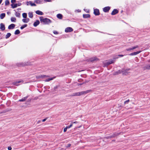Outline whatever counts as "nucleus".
Instances as JSON below:
<instances>
[{
    "mask_svg": "<svg viewBox=\"0 0 150 150\" xmlns=\"http://www.w3.org/2000/svg\"><path fill=\"white\" fill-rule=\"evenodd\" d=\"M91 90H88L85 91H83L80 92H75L72 93L71 95V96H79L82 95L86 94L90 92Z\"/></svg>",
    "mask_w": 150,
    "mask_h": 150,
    "instance_id": "1",
    "label": "nucleus"
},
{
    "mask_svg": "<svg viewBox=\"0 0 150 150\" xmlns=\"http://www.w3.org/2000/svg\"><path fill=\"white\" fill-rule=\"evenodd\" d=\"M40 18L41 22L43 23L44 24H48L51 23V21L47 18H44L42 17H40Z\"/></svg>",
    "mask_w": 150,
    "mask_h": 150,
    "instance_id": "2",
    "label": "nucleus"
},
{
    "mask_svg": "<svg viewBox=\"0 0 150 150\" xmlns=\"http://www.w3.org/2000/svg\"><path fill=\"white\" fill-rule=\"evenodd\" d=\"M21 5V3H19L18 4H11V7L13 8H14L17 7L18 6H20Z\"/></svg>",
    "mask_w": 150,
    "mask_h": 150,
    "instance_id": "3",
    "label": "nucleus"
},
{
    "mask_svg": "<svg viewBox=\"0 0 150 150\" xmlns=\"http://www.w3.org/2000/svg\"><path fill=\"white\" fill-rule=\"evenodd\" d=\"M73 31V29L71 27H68L65 29V31L66 33L70 32Z\"/></svg>",
    "mask_w": 150,
    "mask_h": 150,
    "instance_id": "4",
    "label": "nucleus"
},
{
    "mask_svg": "<svg viewBox=\"0 0 150 150\" xmlns=\"http://www.w3.org/2000/svg\"><path fill=\"white\" fill-rule=\"evenodd\" d=\"M138 47L139 46L138 45H136V46L133 47H132L127 48L126 49V50L127 51H130L134 49L137 48H138Z\"/></svg>",
    "mask_w": 150,
    "mask_h": 150,
    "instance_id": "5",
    "label": "nucleus"
},
{
    "mask_svg": "<svg viewBox=\"0 0 150 150\" xmlns=\"http://www.w3.org/2000/svg\"><path fill=\"white\" fill-rule=\"evenodd\" d=\"M27 5L28 6L29 5L31 6H35L36 5L34 3H33L31 1H27L26 3Z\"/></svg>",
    "mask_w": 150,
    "mask_h": 150,
    "instance_id": "6",
    "label": "nucleus"
},
{
    "mask_svg": "<svg viewBox=\"0 0 150 150\" xmlns=\"http://www.w3.org/2000/svg\"><path fill=\"white\" fill-rule=\"evenodd\" d=\"M142 52L141 51H139L136 52H134L130 54L129 55L130 56H133L137 55L140 53Z\"/></svg>",
    "mask_w": 150,
    "mask_h": 150,
    "instance_id": "7",
    "label": "nucleus"
},
{
    "mask_svg": "<svg viewBox=\"0 0 150 150\" xmlns=\"http://www.w3.org/2000/svg\"><path fill=\"white\" fill-rule=\"evenodd\" d=\"M94 13L96 15H99L100 14L99 11L98 9H96L94 10Z\"/></svg>",
    "mask_w": 150,
    "mask_h": 150,
    "instance_id": "8",
    "label": "nucleus"
},
{
    "mask_svg": "<svg viewBox=\"0 0 150 150\" xmlns=\"http://www.w3.org/2000/svg\"><path fill=\"white\" fill-rule=\"evenodd\" d=\"M143 69L144 70L150 69V64L146 65L145 67H143Z\"/></svg>",
    "mask_w": 150,
    "mask_h": 150,
    "instance_id": "9",
    "label": "nucleus"
},
{
    "mask_svg": "<svg viewBox=\"0 0 150 150\" xmlns=\"http://www.w3.org/2000/svg\"><path fill=\"white\" fill-rule=\"evenodd\" d=\"M15 26V25L14 24H11L8 26V29H13Z\"/></svg>",
    "mask_w": 150,
    "mask_h": 150,
    "instance_id": "10",
    "label": "nucleus"
},
{
    "mask_svg": "<svg viewBox=\"0 0 150 150\" xmlns=\"http://www.w3.org/2000/svg\"><path fill=\"white\" fill-rule=\"evenodd\" d=\"M5 25L3 23H1L0 24V29L2 30H5Z\"/></svg>",
    "mask_w": 150,
    "mask_h": 150,
    "instance_id": "11",
    "label": "nucleus"
},
{
    "mask_svg": "<svg viewBox=\"0 0 150 150\" xmlns=\"http://www.w3.org/2000/svg\"><path fill=\"white\" fill-rule=\"evenodd\" d=\"M110 8L109 7H106L104 8L103 10L105 12H108L110 9Z\"/></svg>",
    "mask_w": 150,
    "mask_h": 150,
    "instance_id": "12",
    "label": "nucleus"
},
{
    "mask_svg": "<svg viewBox=\"0 0 150 150\" xmlns=\"http://www.w3.org/2000/svg\"><path fill=\"white\" fill-rule=\"evenodd\" d=\"M118 12V11L116 9H114L111 13L112 15H115Z\"/></svg>",
    "mask_w": 150,
    "mask_h": 150,
    "instance_id": "13",
    "label": "nucleus"
},
{
    "mask_svg": "<svg viewBox=\"0 0 150 150\" xmlns=\"http://www.w3.org/2000/svg\"><path fill=\"white\" fill-rule=\"evenodd\" d=\"M43 0H35L34 1L35 3L37 4H41L42 3Z\"/></svg>",
    "mask_w": 150,
    "mask_h": 150,
    "instance_id": "14",
    "label": "nucleus"
},
{
    "mask_svg": "<svg viewBox=\"0 0 150 150\" xmlns=\"http://www.w3.org/2000/svg\"><path fill=\"white\" fill-rule=\"evenodd\" d=\"M115 61V60L114 59H113V60H110V61H108L106 63V64L107 65H109L112 63H113V62H114Z\"/></svg>",
    "mask_w": 150,
    "mask_h": 150,
    "instance_id": "15",
    "label": "nucleus"
},
{
    "mask_svg": "<svg viewBox=\"0 0 150 150\" xmlns=\"http://www.w3.org/2000/svg\"><path fill=\"white\" fill-rule=\"evenodd\" d=\"M36 13L39 15H42L43 14V12L39 10H38L36 11Z\"/></svg>",
    "mask_w": 150,
    "mask_h": 150,
    "instance_id": "16",
    "label": "nucleus"
},
{
    "mask_svg": "<svg viewBox=\"0 0 150 150\" xmlns=\"http://www.w3.org/2000/svg\"><path fill=\"white\" fill-rule=\"evenodd\" d=\"M40 23V21L39 20H37L35 22L34 24L33 25L35 27L37 26Z\"/></svg>",
    "mask_w": 150,
    "mask_h": 150,
    "instance_id": "17",
    "label": "nucleus"
},
{
    "mask_svg": "<svg viewBox=\"0 0 150 150\" xmlns=\"http://www.w3.org/2000/svg\"><path fill=\"white\" fill-rule=\"evenodd\" d=\"M29 21V19L28 18H27L26 19H22V21L24 23H27Z\"/></svg>",
    "mask_w": 150,
    "mask_h": 150,
    "instance_id": "18",
    "label": "nucleus"
},
{
    "mask_svg": "<svg viewBox=\"0 0 150 150\" xmlns=\"http://www.w3.org/2000/svg\"><path fill=\"white\" fill-rule=\"evenodd\" d=\"M130 70V69H126L125 71H123V74H124L125 75H126L127 74H128V72L127 71H128Z\"/></svg>",
    "mask_w": 150,
    "mask_h": 150,
    "instance_id": "19",
    "label": "nucleus"
},
{
    "mask_svg": "<svg viewBox=\"0 0 150 150\" xmlns=\"http://www.w3.org/2000/svg\"><path fill=\"white\" fill-rule=\"evenodd\" d=\"M57 16L58 18L59 19H62V15L60 13L57 14Z\"/></svg>",
    "mask_w": 150,
    "mask_h": 150,
    "instance_id": "20",
    "label": "nucleus"
},
{
    "mask_svg": "<svg viewBox=\"0 0 150 150\" xmlns=\"http://www.w3.org/2000/svg\"><path fill=\"white\" fill-rule=\"evenodd\" d=\"M98 59L96 57H93L91 58L90 59V61L92 62V61H94L97 60H98Z\"/></svg>",
    "mask_w": 150,
    "mask_h": 150,
    "instance_id": "21",
    "label": "nucleus"
},
{
    "mask_svg": "<svg viewBox=\"0 0 150 150\" xmlns=\"http://www.w3.org/2000/svg\"><path fill=\"white\" fill-rule=\"evenodd\" d=\"M28 97V96H26V97H24V98H22L21 99L19 100V101H20V102L24 101L27 99Z\"/></svg>",
    "mask_w": 150,
    "mask_h": 150,
    "instance_id": "22",
    "label": "nucleus"
},
{
    "mask_svg": "<svg viewBox=\"0 0 150 150\" xmlns=\"http://www.w3.org/2000/svg\"><path fill=\"white\" fill-rule=\"evenodd\" d=\"M83 17L84 18H86L90 17V15L88 14H83Z\"/></svg>",
    "mask_w": 150,
    "mask_h": 150,
    "instance_id": "23",
    "label": "nucleus"
},
{
    "mask_svg": "<svg viewBox=\"0 0 150 150\" xmlns=\"http://www.w3.org/2000/svg\"><path fill=\"white\" fill-rule=\"evenodd\" d=\"M5 16V13H2L0 15V18L1 19H3Z\"/></svg>",
    "mask_w": 150,
    "mask_h": 150,
    "instance_id": "24",
    "label": "nucleus"
},
{
    "mask_svg": "<svg viewBox=\"0 0 150 150\" xmlns=\"http://www.w3.org/2000/svg\"><path fill=\"white\" fill-rule=\"evenodd\" d=\"M11 34L10 33H8L6 35L5 38L7 39L9 38L11 35Z\"/></svg>",
    "mask_w": 150,
    "mask_h": 150,
    "instance_id": "25",
    "label": "nucleus"
},
{
    "mask_svg": "<svg viewBox=\"0 0 150 150\" xmlns=\"http://www.w3.org/2000/svg\"><path fill=\"white\" fill-rule=\"evenodd\" d=\"M21 81H19L14 82L13 83V84L14 85H15L16 86H18V83H19L20 82H21Z\"/></svg>",
    "mask_w": 150,
    "mask_h": 150,
    "instance_id": "26",
    "label": "nucleus"
},
{
    "mask_svg": "<svg viewBox=\"0 0 150 150\" xmlns=\"http://www.w3.org/2000/svg\"><path fill=\"white\" fill-rule=\"evenodd\" d=\"M16 21V19L15 18L11 17V21L12 22H15Z\"/></svg>",
    "mask_w": 150,
    "mask_h": 150,
    "instance_id": "27",
    "label": "nucleus"
},
{
    "mask_svg": "<svg viewBox=\"0 0 150 150\" xmlns=\"http://www.w3.org/2000/svg\"><path fill=\"white\" fill-rule=\"evenodd\" d=\"M28 15L29 17L30 18H32L33 16V14L32 12L29 13L28 14Z\"/></svg>",
    "mask_w": 150,
    "mask_h": 150,
    "instance_id": "28",
    "label": "nucleus"
},
{
    "mask_svg": "<svg viewBox=\"0 0 150 150\" xmlns=\"http://www.w3.org/2000/svg\"><path fill=\"white\" fill-rule=\"evenodd\" d=\"M20 33V31L19 30H17L15 31L14 33L15 35H18Z\"/></svg>",
    "mask_w": 150,
    "mask_h": 150,
    "instance_id": "29",
    "label": "nucleus"
},
{
    "mask_svg": "<svg viewBox=\"0 0 150 150\" xmlns=\"http://www.w3.org/2000/svg\"><path fill=\"white\" fill-rule=\"evenodd\" d=\"M27 26V25L26 24L23 25L22 26H21L20 28L21 30L23 29L24 28L26 27Z\"/></svg>",
    "mask_w": 150,
    "mask_h": 150,
    "instance_id": "30",
    "label": "nucleus"
},
{
    "mask_svg": "<svg viewBox=\"0 0 150 150\" xmlns=\"http://www.w3.org/2000/svg\"><path fill=\"white\" fill-rule=\"evenodd\" d=\"M22 16L23 18H26L27 16V13H23L22 14Z\"/></svg>",
    "mask_w": 150,
    "mask_h": 150,
    "instance_id": "31",
    "label": "nucleus"
},
{
    "mask_svg": "<svg viewBox=\"0 0 150 150\" xmlns=\"http://www.w3.org/2000/svg\"><path fill=\"white\" fill-rule=\"evenodd\" d=\"M9 4V1L8 0H6L5 1V5H8Z\"/></svg>",
    "mask_w": 150,
    "mask_h": 150,
    "instance_id": "32",
    "label": "nucleus"
},
{
    "mask_svg": "<svg viewBox=\"0 0 150 150\" xmlns=\"http://www.w3.org/2000/svg\"><path fill=\"white\" fill-rule=\"evenodd\" d=\"M15 16L17 17H19L20 16V13L18 12H16L15 13Z\"/></svg>",
    "mask_w": 150,
    "mask_h": 150,
    "instance_id": "33",
    "label": "nucleus"
},
{
    "mask_svg": "<svg viewBox=\"0 0 150 150\" xmlns=\"http://www.w3.org/2000/svg\"><path fill=\"white\" fill-rule=\"evenodd\" d=\"M53 79V78H48V79H46L45 80V81H46V82L49 81H50V80H52Z\"/></svg>",
    "mask_w": 150,
    "mask_h": 150,
    "instance_id": "34",
    "label": "nucleus"
},
{
    "mask_svg": "<svg viewBox=\"0 0 150 150\" xmlns=\"http://www.w3.org/2000/svg\"><path fill=\"white\" fill-rule=\"evenodd\" d=\"M120 73V70L116 72H115L114 74V75H116L119 74Z\"/></svg>",
    "mask_w": 150,
    "mask_h": 150,
    "instance_id": "35",
    "label": "nucleus"
},
{
    "mask_svg": "<svg viewBox=\"0 0 150 150\" xmlns=\"http://www.w3.org/2000/svg\"><path fill=\"white\" fill-rule=\"evenodd\" d=\"M129 99L125 101L124 102V104H128V103L129 102Z\"/></svg>",
    "mask_w": 150,
    "mask_h": 150,
    "instance_id": "36",
    "label": "nucleus"
},
{
    "mask_svg": "<svg viewBox=\"0 0 150 150\" xmlns=\"http://www.w3.org/2000/svg\"><path fill=\"white\" fill-rule=\"evenodd\" d=\"M72 125H73V124H72V123L69 126H67L66 127H67V128L68 129H69V128H70L72 126Z\"/></svg>",
    "mask_w": 150,
    "mask_h": 150,
    "instance_id": "37",
    "label": "nucleus"
},
{
    "mask_svg": "<svg viewBox=\"0 0 150 150\" xmlns=\"http://www.w3.org/2000/svg\"><path fill=\"white\" fill-rule=\"evenodd\" d=\"M53 33L55 34H58V33L56 31H54Z\"/></svg>",
    "mask_w": 150,
    "mask_h": 150,
    "instance_id": "38",
    "label": "nucleus"
},
{
    "mask_svg": "<svg viewBox=\"0 0 150 150\" xmlns=\"http://www.w3.org/2000/svg\"><path fill=\"white\" fill-rule=\"evenodd\" d=\"M68 128L66 127L65 128H64V132H66L67 129Z\"/></svg>",
    "mask_w": 150,
    "mask_h": 150,
    "instance_id": "39",
    "label": "nucleus"
},
{
    "mask_svg": "<svg viewBox=\"0 0 150 150\" xmlns=\"http://www.w3.org/2000/svg\"><path fill=\"white\" fill-rule=\"evenodd\" d=\"M52 0H43V1L45 2H51Z\"/></svg>",
    "mask_w": 150,
    "mask_h": 150,
    "instance_id": "40",
    "label": "nucleus"
},
{
    "mask_svg": "<svg viewBox=\"0 0 150 150\" xmlns=\"http://www.w3.org/2000/svg\"><path fill=\"white\" fill-rule=\"evenodd\" d=\"M11 3H13L16 2V0H11Z\"/></svg>",
    "mask_w": 150,
    "mask_h": 150,
    "instance_id": "41",
    "label": "nucleus"
},
{
    "mask_svg": "<svg viewBox=\"0 0 150 150\" xmlns=\"http://www.w3.org/2000/svg\"><path fill=\"white\" fill-rule=\"evenodd\" d=\"M47 119V117H46V118H45V119H43L42 120V122H45Z\"/></svg>",
    "mask_w": 150,
    "mask_h": 150,
    "instance_id": "42",
    "label": "nucleus"
},
{
    "mask_svg": "<svg viewBox=\"0 0 150 150\" xmlns=\"http://www.w3.org/2000/svg\"><path fill=\"white\" fill-rule=\"evenodd\" d=\"M117 135H118V134L116 135L115 134H114L113 136H112L110 137H115V136H117Z\"/></svg>",
    "mask_w": 150,
    "mask_h": 150,
    "instance_id": "43",
    "label": "nucleus"
},
{
    "mask_svg": "<svg viewBox=\"0 0 150 150\" xmlns=\"http://www.w3.org/2000/svg\"><path fill=\"white\" fill-rule=\"evenodd\" d=\"M12 149V148L11 147H8V150H11Z\"/></svg>",
    "mask_w": 150,
    "mask_h": 150,
    "instance_id": "44",
    "label": "nucleus"
},
{
    "mask_svg": "<svg viewBox=\"0 0 150 150\" xmlns=\"http://www.w3.org/2000/svg\"><path fill=\"white\" fill-rule=\"evenodd\" d=\"M118 56L120 57H122L124 56L123 55L121 54V55H118Z\"/></svg>",
    "mask_w": 150,
    "mask_h": 150,
    "instance_id": "45",
    "label": "nucleus"
},
{
    "mask_svg": "<svg viewBox=\"0 0 150 150\" xmlns=\"http://www.w3.org/2000/svg\"><path fill=\"white\" fill-rule=\"evenodd\" d=\"M78 123V122H77V121H75V122H73L72 123Z\"/></svg>",
    "mask_w": 150,
    "mask_h": 150,
    "instance_id": "46",
    "label": "nucleus"
},
{
    "mask_svg": "<svg viewBox=\"0 0 150 150\" xmlns=\"http://www.w3.org/2000/svg\"><path fill=\"white\" fill-rule=\"evenodd\" d=\"M11 13L10 12H7V14L8 15L10 14Z\"/></svg>",
    "mask_w": 150,
    "mask_h": 150,
    "instance_id": "47",
    "label": "nucleus"
},
{
    "mask_svg": "<svg viewBox=\"0 0 150 150\" xmlns=\"http://www.w3.org/2000/svg\"><path fill=\"white\" fill-rule=\"evenodd\" d=\"M71 144H69L68 145V147H70V146H71Z\"/></svg>",
    "mask_w": 150,
    "mask_h": 150,
    "instance_id": "48",
    "label": "nucleus"
},
{
    "mask_svg": "<svg viewBox=\"0 0 150 150\" xmlns=\"http://www.w3.org/2000/svg\"><path fill=\"white\" fill-rule=\"evenodd\" d=\"M2 1V0H0V4L1 3Z\"/></svg>",
    "mask_w": 150,
    "mask_h": 150,
    "instance_id": "49",
    "label": "nucleus"
},
{
    "mask_svg": "<svg viewBox=\"0 0 150 150\" xmlns=\"http://www.w3.org/2000/svg\"><path fill=\"white\" fill-rule=\"evenodd\" d=\"M18 10H21V8H18Z\"/></svg>",
    "mask_w": 150,
    "mask_h": 150,
    "instance_id": "50",
    "label": "nucleus"
},
{
    "mask_svg": "<svg viewBox=\"0 0 150 150\" xmlns=\"http://www.w3.org/2000/svg\"><path fill=\"white\" fill-rule=\"evenodd\" d=\"M44 76H41L42 77H44Z\"/></svg>",
    "mask_w": 150,
    "mask_h": 150,
    "instance_id": "51",
    "label": "nucleus"
},
{
    "mask_svg": "<svg viewBox=\"0 0 150 150\" xmlns=\"http://www.w3.org/2000/svg\"><path fill=\"white\" fill-rule=\"evenodd\" d=\"M107 137V138H109V137Z\"/></svg>",
    "mask_w": 150,
    "mask_h": 150,
    "instance_id": "52",
    "label": "nucleus"
}]
</instances>
